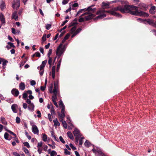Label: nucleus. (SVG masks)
<instances>
[{"instance_id":"1","label":"nucleus","mask_w":156,"mask_h":156,"mask_svg":"<svg viewBox=\"0 0 156 156\" xmlns=\"http://www.w3.org/2000/svg\"><path fill=\"white\" fill-rule=\"evenodd\" d=\"M138 8V7L136 6L126 5L124 6V7L119 5L117 7L113 8L112 9L114 13H115V14L114 13L113 16L120 18L122 17V15L119 13L116 12V11H120L123 13H130L132 15L136 16H144L146 17L148 16V14L142 11H139L138 10L135 11H132L131 10L132 8L136 9Z\"/></svg>"},{"instance_id":"2","label":"nucleus","mask_w":156,"mask_h":156,"mask_svg":"<svg viewBox=\"0 0 156 156\" xmlns=\"http://www.w3.org/2000/svg\"><path fill=\"white\" fill-rule=\"evenodd\" d=\"M70 35L69 34H67L62 40V43L60 44L57 48L56 51V54L58 56V58H59L65 51L66 48V45H64L62 46V44L64 43L69 38Z\"/></svg>"},{"instance_id":"3","label":"nucleus","mask_w":156,"mask_h":156,"mask_svg":"<svg viewBox=\"0 0 156 156\" xmlns=\"http://www.w3.org/2000/svg\"><path fill=\"white\" fill-rule=\"evenodd\" d=\"M59 80H57L54 82V88L53 90V84H51L49 88L50 92L51 93H53V95L51 98H57V97H59V95L57 91V89L58 87Z\"/></svg>"},{"instance_id":"4","label":"nucleus","mask_w":156,"mask_h":156,"mask_svg":"<svg viewBox=\"0 0 156 156\" xmlns=\"http://www.w3.org/2000/svg\"><path fill=\"white\" fill-rule=\"evenodd\" d=\"M85 19V21H88L94 18L95 17V15L90 13L86 12L80 16H84Z\"/></svg>"},{"instance_id":"5","label":"nucleus","mask_w":156,"mask_h":156,"mask_svg":"<svg viewBox=\"0 0 156 156\" xmlns=\"http://www.w3.org/2000/svg\"><path fill=\"white\" fill-rule=\"evenodd\" d=\"M73 134L75 137V143H78L79 138L81 136V135L80 133V131L77 129L75 128L73 132Z\"/></svg>"},{"instance_id":"6","label":"nucleus","mask_w":156,"mask_h":156,"mask_svg":"<svg viewBox=\"0 0 156 156\" xmlns=\"http://www.w3.org/2000/svg\"><path fill=\"white\" fill-rule=\"evenodd\" d=\"M105 12L110 13L112 15H114V13L115 14V13H114L112 11V9L108 11L105 10H99L97 12L96 14L97 15H98L99 13H104Z\"/></svg>"},{"instance_id":"7","label":"nucleus","mask_w":156,"mask_h":156,"mask_svg":"<svg viewBox=\"0 0 156 156\" xmlns=\"http://www.w3.org/2000/svg\"><path fill=\"white\" fill-rule=\"evenodd\" d=\"M20 6V0H16L14 1L13 3L12 4V7L13 9L16 8V10H17Z\"/></svg>"},{"instance_id":"8","label":"nucleus","mask_w":156,"mask_h":156,"mask_svg":"<svg viewBox=\"0 0 156 156\" xmlns=\"http://www.w3.org/2000/svg\"><path fill=\"white\" fill-rule=\"evenodd\" d=\"M94 5H92L88 7L87 9L86 8L85 10V11H87V12L90 13V12H91L92 13H94L95 12L96 10V8H94V9H92V8Z\"/></svg>"},{"instance_id":"9","label":"nucleus","mask_w":156,"mask_h":156,"mask_svg":"<svg viewBox=\"0 0 156 156\" xmlns=\"http://www.w3.org/2000/svg\"><path fill=\"white\" fill-rule=\"evenodd\" d=\"M139 8L141 9L146 10L148 8V5L143 3H140L139 5Z\"/></svg>"},{"instance_id":"10","label":"nucleus","mask_w":156,"mask_h":156,"mask_svg":"<svg viewBox=\"0 0 156 156\" xmlns=\"http://www.w3.org/2000/svg\"><path fill=\"white\" fill-rule=\"evenodd\" d=\"M11 93L15 97H17L19 94L18 90L16 88L13 89L11 91Z\"/></svg>"},{"instance_id":"11","label":"nucleus","mask_w":156,"mask_h":156,"mask_svg":"<svg viewBox=\"0 0 156 156\" xmlns=\"http://www.w3.org/2000/svg\"><path fill=\"white\" fill-rule=\"evenodd\" d=\"M99 14H100L94 19V20L98 19H102L106 16V14L104 13H99Z\"/></svg>"},{"instance_id":"12","label":"nucleus","mask_w":156,"mask_h":156,"mask_svg":"<svg viewBox=\"0 0 156 156\" xmlns=\"http://www.w3.org/2000/svg\"><path fill=\"white\" fill-rule=\"evenodd\" d=\"M27 94H32V91L30 90H29L27 91H25L24 93L23 94L22 98H28Z\"/></svg>"},{"instance_id":"13","label":"nucleus","mask_w":156,"mask_h":156,"mask_svg":"<svg viewBox=\"0 0 156 156\" xmlns=\"http://www.w3.org/2000/svg\"><path fill=\"white\" fill-rule=\"evenodd\" d=\"M17 12L16 11H14L12 15V18L14 19L16 21L18 20V16L17 15Z\"/></svg>"},{"instance_id":"14","label":"nucleus","mask_w":156,"mask_h":156,"mask_svg":"<svg viewBox=\"0 0 156 156\" xmlns=\"http://www.w3.org/2000/svg\"><path fill=\"white\" fill-rule=\"evenodd\" d=\"M32 131L34 134H38L39 130L36 126L35 125L32 126Z\"/></svg>"},{"instance_id":"15","label":"nucleus","mask_w":156,"mask_h":156,"mask_svg":"<svg viewBox=\"0 0 156 156\" xmlns=\"http://www.w3.org/2000/svg\"><path fill=\"white\" fill-rule=\"evenodd\" d=\"M0 20L2 24H5V18L3 14L1 12L0 13Z\"/></svg>"},{"instance_id":"16","label":"nucleus","mask_w":156,"mask_h":156,"mask_svg":"<svg viewBox=\"0 0 156 156\" xmlns=\"http://www.w3.org/2000/svg\"><path fill=\"white\" fill-rule=\"evenodd\" d=\"M55 66H52L51 69V76L53 79H55Z\"/></svg>"},{"instance_id":"17","label":"nucleus","mask_w":156,"mask_h":156,"mask_svg":"<svg viewBox=\"0 0 156 156\" xmlns=\"http://www.w3.org/2000/svg\"><path fill=\"white\" fill-rule=\"evenodd\" d=\"M25 85L24 83L21 82L19 85V88L22 90H24L25 88Z\"/></svg>"},{"instance_id":"18","label":"nucleus","mask_w":156,"mask_h":156,"mask_svg":"<svg viewBox=\"0 0 156 156\" xmlns=\"http://www.w3.org/2000/svg\"><path fill=\"white\" fill-rule=\"evenodd\" d=\"M142 21H146L149 25H151L154 21V20L150 19H147V20L145 19V20H142Z\"/></svg>"},{"instance_id":"19","label":"nucleus","mask_w":156,"mask_h":156,"mask_svg":"<svg viewBox=\"0 0 156 156\" xmlns=\"http://www.w3.org/2000/svg\"><path fill=\"white\" fill-rule=\"evenodd\" d=\"M155 9L156 7L155 6H151L149 10L150 13L152 14H154L155 13V12L154 10Z\"/></svg>"},{"instance_id":"20","label":"nucleus","mask_w":156,"mask_h":156,"mask_svg":"<svg viewBox=\"0 0 156 156\" xmlns=\"http://www.w3.org/2000/svg\"><path fill=\"white\" fill-rule=\"evenodd\" d=\"M17 106V105L15 104L12 105L11 106V108L13 112L14 113H16V107Z\"/></svg>"},{"instance_id":"21","label":"nucleus","mask_w":156,"mask_h":156,"mask_svg":"<svg viewBox=\"0 0 156 156\" xmlns=\"http://www.w3.org/2000/svg\"><path fill=\"white\" fill-rule=\"evenodd\" d=\"M23 151L25 152V153L27 154L28 156H31L29 151L27 149L26 147H23Z\"/></svg>"},{"instance_id":"22","label":"nucleus","mask_w":156,"mask_h":156,"mask_svg":"<svg viewBox=\"0 0 156 156\" xmlns=\"http://www.w3.org/2000/svg\"><path fill=\"white\" fill-rule=\"evenodd\" d=\"M47 63V60H45L44 61H43L42 62V64L40 66V67H41L42 68H44V67L45 66L46 64Z\"/></svg>"},{"instance_id":"23","label":"nucleus","mask_w":156,"mask_h":156,"mask_svg":"<svg viewBox=\"0 0 156 156\" xmlns=\"http://www.w3.org/2000/svg\"><path fill=\"white\" fill-rule=\"evenodd\" d=\"M53 122L54 123L55 126H60V123L56 118L53 120Z\"/></svg>"},{"instance_id":"24","label":"nucleus","mask_w":156,"mask_h":156,"mask_svg":"<svg viewBox=\"0 0 156 156\" xmlns=\"http://www.w3.org/2000/svg\"><path fill=\"white\" fill-rule=\"evenodd\" d=\"M67 133L68 137L70 138V139L71 140H73L74 139L73 136L71 132L69 131L67 132Z\"/></svg>"},{"instance_id":"25","label":"nucleus","mask_w":156,"mask_h":156,"mask_svg":"<svg viewBox=\"0 0 156 156\" xmlns=\"http://www.w3.org/2000/svg\"><path fill=\"white\" fill-rule=\"evenodd\" d=\"M1 119L2 124L6 125H7V122L4 117H1Z\"/></svg>"},{"instance_id":"26","label":"nucleus","mask_w":156,"mask_h":156,"mask_svg":"<svg viewBox=\"0 0 156 156\" xmlns=\"http://www.w3.org/2000/svg\"><path fill=\"white\" fill-rule=\"evenodd\" d=\"M84 144L85 146L87 147H89L90 146L91 144L88 140H86Z\"/></svg>"},{"instance_id":"27","label":"nucleus","mask_w":156,"mask_h":156,"mask_svg":"<svg viewBox=\"0 0 156 156\" xmlns=\"http://www.w3.org/2000/svg\"><path fill=\"white\" fill-rule=\"evenodd\" d=\"M51 133L52 136L54 137V139L56 141H58V138H57L56 136L54 134V132L53 131H52L51 132Z\"/></svg>"},{"instance_id":"28","label":"nucleus","mask_w":156,"mask_h":156,"mask_svg":"<svg viewBox=\"0 0 156 156\" xmlns=\"http://www.w3.org/2000/svg\"><path fill=\"white\" fill-rule=\"evenodd\" d=\"M52 101L54 104V105L57 107H58V104L56 102V100H57V98H51Z\"/></svg>"},{"instance_id":"29","label":"nucleus","mask_w":156,"mask_h":156,"mask_svg":"<svg viewBox=\"0 0 156 156\" xmlns=\"http://www.w3.org/2000/svg\"><path fill=\"white\" fill-rule=\"evenodd\" d=\"M9 135L7 133H5L4 135L5 138L7 140H10V139H9Z\"/></svg>"},{"instance_id":"30","label":"nucleus","mask_w":156,"mask_h":156,"mask_svg":"<svg viewBox=\"0 0 156 156\" xmlns=\"http://www.w3.org/2000/svg\"><path fill=\"white\" fill-rule=\"evenodd\" d=\"M39 72V73H40V75L41 76H42L43 75L44 72V69L41 68V67H40Z\"/></svg>"},{"instance_id":"31","label":"nucleus","mask_w":156,"mask_h":156,"mask_svg":"<svg viewBox=\"0 0 156 156\" xmlns=\"http://www.w3.org/2000/svg\"><path fill=\"white\" fill-rule=\"evenodd\" d=\"M5 8V3L3 2L0 5V8L2 10L4 9Z\"/></svg>"},{"instance_id":"32","label":"nucleus","mask_w":156,"mask_h":156,"mask_svg":"<svg viewBox=\"0 0 156 156\" xmlns=\"http://www.w3.org/2000/svg\"><path fill=\"white\" fill-rule=\"evenodd\" d=\"M78 23L77 22H72L69 24V27H70L72 26H74L76 24H77Z\"/></svg>"},{"instance_id":"33","label":"nucleus","mask_w":156,"mask_h":156,"mask_svg":"<svg viewBox=\"0 0 156 156\" xmlns=\"http://www.w3.org/2000/svg\"><path fill=\"white\" fill-rule=\"evenodd\" d=\"M47 136L45 134H43L42 137V140L44 141H46L47 140Z\"/></svg>"},{"instance_id":"34","label":"nucleus","mask_w":156,"mask_h":156,"mask_svg":"<svg viewBox=\"0 0 156 156\" xmlns=\"http://www.w3.org/2000/svg\"><path fill=\"white\" fill-rule=\"evenodd\" d=\"M62 123L63 127L65 129L67 128V125L66 121H62Z\"/></svg>"},{"instance_id":"35","label":"nucleus","mask_w":156,"mask_h":156,"mask_svg":"<svg viewBox=\"0 0 156 156\" xmlns=\"http://www.w3.org/2000/svg\"><path fill=\"white\" fill-rule=\"evenodd\" d=\"M49 58L48 60V63L50 67H51L52 65V58L50 57L48 58Z\"/></svg>"},{"instance_id":"36","label":"nucleus","mask_w":156,"mask_h":156,"mask_svg":"<svg viewBox=\"0 0 156 156\" xmlns=\"http://www.w3.org/2000/svg\"><path fill=\"white\" fill-rule=\"evenodd\" d=\"M110 4V3L109 2H108L107 3H105V2H103L102 3V4L103 6H104L108 7L109 6Z\"/></svg>"},{"instance_id":"37","label":"nucleus","mask_w":156,"mask_h":156,"mask_svg":"<svg viewBox=\"0 0 156 156\" xmlns=\"http://www.w3.org/2000/svg\"><path fill=\"white\" fill-rule=\"evenodd\" d=\"M46 34H44L43 36V37H42V43L44 42L46 40Z\"/></svg>"},{"instance_id":"38","label":"nucleus","mask_w":156,"mask_h":156,"mask_svg":"<svg viewBox=\"0 0 156 156\" xmlns=\"http://www.w3.org/2000/svg\"><path fill=\"white\" fill-rule=\"evenodd\" d=\"M85 9H86V8L84 9H80L78 12L77 13V14H76V16H78L80 13H82L83 12V11H85Z\"/></svg>"},{"instance_id":"39","label":"nucleus","mask_w":156,"mask_h":156,"mask_svg":"<svg viewBox=\"0 0 156 156\" xmlns=\"http://www.w3.org/2000/svg\"><path fill=\"white\" fill-rule=\"evenodd\" d=\"M64 153L66 155H70V152L66 148L64 149Z\"/></svg>"},{"instance_id":"40","label":"nucleus","mask_w":156,"mask_h":156,"mask_svg":"<svg viewBox=\"0 0 156 156\" xmlns=\"http://www.w3.org/2000/svg\"><path fill=\"white\" fill-rule=\"evenodd\" d=\"M52 107H51V113L52 115H55V110L54 109L53 106L52 105Z\"/></svg>"},{"instance_id":"41","label":"nucleus","mask_w":156,"mask_h":156,"mask_svg":"<svg viewBox=\"0 0 156 156\" xmlns=\"http://www.w3.org/2000/svg\"><path fill=\"white\" fill-rule=\"evenodd\" d=\"M58 115L59 116V117H61L62 118H64V117L65 116V114H63L62 113H60L59 112H58Z\"/></svg>"},{"instance_id":"42","label":"nucleus","mask_w":156,"mask_h":156,"mask_svg":"<svg viewBox=\"0 0 156 156\" xmlns=\"http://www.w3.org/2000/svg\"><path fill=\"white\" fill-rule=\"evenodd\" d=\"M51 25L50 24H46L45 26L46 28L48 30H49L51 28Z\"/></svg>"},{"instance_id":"43","label":"nucleus","mask_w":156,"mask_h":156,"mask_svg":"<svg viewBox=\"0 0 156 156\" xmlns=\"http://www.w3.org/2000/svg\"><path fill=\"white\" fill-rule=\"evenodd\" d=\"M59 105L60 108H62V107H63V106H65L64 105L62 101L61 100L60 101Z\"/></svg>"},{"instance_id":"44","label":"nucleus","mask_w":156,"mask_h":156,"mask_svg":"<svg viewBox=\"0 0 156 156\" xmlns=\"http://www.w3.org/2000/svg\"><path fill=\"white\" fill-rule=\"evenodd\" d=\"M7 44L9 45L11 48H15V46L11 42H8L7 43Z\"/></svg>"},{"instance_id":"45","label":"nucleus","mask_w":156,"mask_h":156,"mask_svg":"<svg viewBox=\"0 0 156 156\" xmlns=\"http://www.w3.org/2000/svg\"><path fill=\"white\" fill-rule=\"evenodd\" d=\"M76 28V26H74L71 29L70 31L72 33H73L75 31Z\"/></svg>"},{"instance_id":"46","label":"nucleus","mask_w":156,"mask_h":156,"mask_svg":"<svg viewBox=\"0 0 156 156\" xmlns=\"http://www.w3.org/2000/svg\"><path fill=\"white\" fill-rule=\"evenodd\" d=\"M52 52V50L51 49H50L48 51V58L51 57L50 56Z\"/></svg>"},{"instance_id":"47","label":"nucleus","mask_w":156,"mask_h":156,"mask_svg":"<svg viewBox=\"0 0 156 156\" xmlns=\"http://www.w3.org/2000/svg\"><path fill=\"white\" fill-rule=\"evenodd\" d=\"M57 154V153L55 151H52L51 153V156H54Z\"/></svg>"},{"instance_id":"48","label":"nucleus","mask_w":156,"mask_h":156,"mask_svg":"<svg viewBox=\"0 0 156 156\" xmlns=\"http://www.w3.org/2000/svg\"><path fill=\"white\" fill-rule=\"evenodd\" d=\"M16 122L17 123H19L20 122V118L18 117H17L16 119Z\"/></svg>"},{"instance_id":"49","label":"nucleus","mask_w":156,"mask_h":156,"mask_svg":"<svg viewBox=\"0 0 156 156\" xmlns=\"http://www.w3.org/2000/svg\"><path fill=\"white\" fill-rule=\"evenodd\" d=\"M23 144L24 146H26L27 147L29 148L30 147V146L28 143L27 142H25L23 143Z\"/></svg>"},{"instance_id":"50","label":"nucleus","mask_w":156,"mask_h":156,"mask_svg":"<svg viewBox=\"0 0 156 156\" xmlns=\"http://www.w3.org/2000/svg\"><path fill=\"white\" fill-rule=\"evenodd\" d=\"M2 62H3L2 65L4 66H6V65L7 63L8 62V61L5 60L4 59V60L3 61H2Z\"/></svg>"},{"instance_id":"51","label":"nucleus","mask_w":156,"mask_h":156,"mask_svg":"<svg viewBox=\"0 0 156 156\" xmlns=\"http://www.w3.org/2000/svg\"><path fill=\"white\" fill-rule=\"evenodd\" d=\"M59 140L60 141L63 143L65 144L66 142L64 139H63V138L62 136H60L59 137Z\"/></svg>"},{"instance_id":"52","label":"nucleus","mask_w":156,"mask_h":156,"mask_svg":"<svg viewBox=\"0 0 156 156\" xmlns=\"http://www.w3.org/2000/svg\"><path fill=\"white\" fill-rule=\"evenodd\" d=\"M25 134L26 136L27 137L29 140H30L31 139V136L28 135V133L26 131L25 132Z\"/></svg>"},{"instance_id":"53","label":"nucleus","mask_w":156,"mask_h":156,"mask_svg":"<svg viewBox=\"0 0 156 156\" xmlns=\"http://www.w3.org/2000/svg\"><path fill=\"white\" fill-rule=\"evenodd\" d=\"M69 146L73 150H75L76 149V148L74 147L71 143H70L69 144Z\"/></svg>"},{"instance_id":"54","label":"nucleus","mask_w":156,"mask_h":156,"mask_svg":"<svg viewBox=\"0 0 156 156\" xmlns=\"http://www.w3.org/2000/svg\"><path fill=\"white\" fill-rule=\"evenodd\" d=\"M35 56L37 57H40L41 56V54L38 51L36 52L35 53Z\"/></svg>"},{"instance_id":"55","label":"nucleus","mask_w":156,"mask_h":156,"mask_svg":"<svg viewBox=\"0 0 156 156\" xmlns=\"http://www.w3.org/2000/svg\"><path fill=\"white\" fill-rule=\"evenodd\" d=\"M27 61V59L26 60H22L20 62V65L23 66L26 62Z\"/></svg>"},{"instance_id":"56","label":"nucleus","mask_w":156,"mask_h":156,"mask_svg":"<svg viewBox=\"0 0 156 156\" xmlns=\"http://www.w3.org/2000/svg\"><path fill=\"white\" fill-rule=\"evenodd\" d=\"M78 21L79 22H84L85 21V20H84V19L83 18L81 17V18H80L79 19Z\"/></svg>"},{"instance_id":"57","label":"nucleus","mask_w":156,"mask_h":156,"mask_svg":"<svg viewBox=\"0 0 156 156\" xmlns=\"http://www.w3.org/2000/svg\"><path fill=\"white\" fill-rule=\"evenodd\" d=\"M61 113L63 114H65V106H63V107H62V108Z\"/></svg>"},{"instance_id":"58","label":"nucleus","mask_w":156,"mask_h":156,"mask_svg":"<svg viewBox=\"0 0 156 156\" xmlns=\"http://www.w3.org/2000/svg\"><path fill=\"white\" fill-rule=\"evenodd\" d=\"M37 113L38 114V115H37L38 117L40 118L41 117V112L39 111H37Z\"/></svg>"},{"instance_id":"59","label":"nucleus","mask_w":156,"mask_h":156,"mask_svg":"<svg viewBox=\"0 0 156 156\" xmlns=\"http://www.w3.org/2000/svg\"><path fill=\"white\" fill-rule=\"evenodd\" d=\"M60 64H57V68H56V72H58L59 71V68L60 66Z\"/></svg>"},{"instance_id":"60","label":"nucleus","mask_w":156,"mask_h":156,"mask_svg":"<svg viewBox=\"0 0 156 156\" xmlns=\"http://www.w3.org/2000/svg\"><path fill=\"white\" fill-rule=\"evenodd\" d=\"M36 84V82L34 80H32L30 82V84L32 86H34Z\"/></svg>"},{"instance_id":"61","label":"nucleus","mask_w":156,"mask_h":156,"mask_svg":"<svg viewBox=\"0 0 156 156\" xmlns=\"http://www.w3.org/2000/svg\"><path fill=\"white\" fill-rule=\"evenodd\" d=\"M69 1V0H63L62 3L63 5H66L68 2Z\"/></svg>"},{"instance_id":"62","label":"nucleus","mask_w":156,"mask_h":156,"mask_svg":"<svg viewBox=\"0 0 156 156\" xmlns=\"http://www.w3.org/2000/svg\"><path fill=\"white\" fill-rule=\"evenodd\" d=\"M8 132H9L10 134H11L14 135L15 136V137H16V135L14 133H13V132L11 131L10 130H9V131H8Z\"/></svg>"},{"instance_id":"63","label":"nucleus","mask_w":156,"mask_h":156,"mask_svg":"<svg viewBox=\"0 0 156 156\" xmlns=\"http://www.w3.org/2000/svg\"><path fill=\"white\" fill-rule=\"evenodd\" d=\"M32 110L33 111L34 110V105H33V103H31L30 104H29Z\"/></svg>"},{"instance_id":"64","label":"nucleus","mask_w":156,"mask_h":156,"mask_svg":"<svg viewBox=\"0 0 156 156\" xmlns=\"http://www.w3.org/2000/svg\"><path fill=\"white\" fill-rule=\"evenodd\" d=\"M78 6H79V5H78V3H75L73 4L72 5V6L73 7H77Z\"/></svg>"}]
</instances>
